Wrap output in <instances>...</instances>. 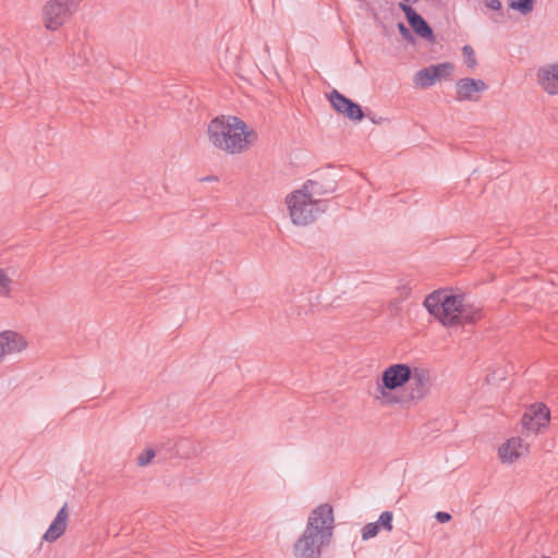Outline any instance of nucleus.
I'll return each instance as SVG.
<instances>
[{
    "label": "nucleus",
    "instance_id": "obj_1",
    "mask_svg": "<svg viewBox=\"0 0 558 558\" xmlns=\"http://www.w3.org/2000/svg\"><path fill=\"white\" fill-rule=\"evenodd\" d=\"M335 530L333 510L329 504H322L308 515L302 535L293 545L295 558H320L323 549L329 546Z\"/></svg>",
    "mask_w": 558,
    "mask_h": 558
},
{
    "label": "nucleus",
    "instance_id": "obj_2",
    "mask_svg": "<svg viewBox=\"0 0 558 558\" xmlns=\"http://www.w3.org/2000/svg\"><path fill=\"white\" fill-rule=\"evenodd\" d=\"M210 143L228 154H241L257 141V133L234 116L215 118L208 125Z\"/></svg>",
    "mask_w": 558,
    "mask_h": 558
},
{
    "label": "nucleus",
    "instance_id": "obj_3",
    "mask_svg": "<svg viewBox=\"0 0 558 558\" xmlns=\"http://www.w3.org/2000/svg\"><path fill=\"white\" fill-rule=\"evenodd\" d=\"M424 306L447 327L473 324L482 317L481 308L466 303L464 295L448 294L445 291L430 293L425 299Z\"/></svg>",
    "mask_w": 558,
    "mask_h": 558
},
{
    "label": "nucleus",
    "instance_id": "obj_4",
    "mask_svg": "<svg viewBox=\"0 0 558 558\" xmlns=\"http://www.w3.org/2000/svg\"><path fill=\"white\" fill-rule=\"evenodd\" d=\"M286 205L293 225L305 227L313 223L326 210V203L311 198L310 194L295 190L286 196Z\"/></svg>",
    "mask_w": 558,
    "mask_h": 558
},
{
    "label": "nucleus",
    "instance_id": "obj_5",
    "mask_svg": "<svg viewBox=\"0 0 558 558\" xmlns=\"http://www.w3.org/2000/svg\"><path fill=\"white\" fill-rule=\"evenodd\" d=\"M413 377L412 368L408 364L398 363L388 366L381 374V379L377 381L378 400L383 403L393 404L398 399L391 395V391L402 387Z\"/></svg>",
    "mask_w": 558,
    "mask_h": 558
},
{
    "label": "nucleus",
    "instance_id": "obj_6",
    "mask_svg": "<svg viewBox=\"0 0 558 558\" xmlns=\"http://www.w3.org/2000/svg\"><path fill=\"white\" fill-rule=\"evenodd\" d=\"M73 13V10L59 2V0H49L43 9L44 25L48 31H58L70 20Z\"/></svg>",
    "mask_w": 558,
    "mask_h": 558
},
{
    "label": "nucleus",
    "instance_id": "obj_7",
    "mask_svg": "<svg viewBox=\"0 0 558 558\" xmlns=\"http://www.w3.org/2000/svg\"><path fill=\"white\" fill-rule=\"evenodd\" d=\"M328 99L333 110L345 118L352 121H361L364 118V112L361 106L339 93L337 89L329 93Z\"/></svg>",
    "mask_w": 558,
    "mask_h": 558
},
{
    "label": "nucleus",
    "instance_id": "obj_8",
    "mask_svg": "<svg viewBox=\"0 0 558 558\" xmlns=\"http://www.w3.org/2000/svg\"><path fill=\"white\" fill-rule=\"evenodd\" d=\"M413 377L409 380V399L413 401L422 400L427 396L430 389V372L424 367H414Z\"/></svg>",
    "mask_w": 558,
    "mask_h": 558
},
{
    "label": "nucleus",
    "instance_id": "obj_9",
    "mask_svg": "<svg viewBox=\"0 0 558 558\" xmlns=\"http://www.w3.org/2000/svg\"><path fill=\"white\" fill-rule=\"evenodd\" d=\"M27 348L25 338L16 331H0V364L8 355L21 353Z\"/></svg>",
    "mask_w": 558,
    "mask_h": 558
},
{
    "label": "nucleus",
    "instance_id": "obj_10",
    "mask_svg": "<svg viewBox=\"0 0 558 558\" xmlns=\"http://www.w3.org/2000/svg\"><path fill=\"white\" fill-rule=\"evenodd\" d=\"M488 88L483 80L460 78L456 83L457 100L459 101H477L480 94Z\"/></svg>",
    "mask_w": 558,
    "mask_h": 558
},
{
    "label": "nucleus",
    "instance_id": "obj_11",
    "mask_svg": "<svg viewBox=\"0 0 558 558\" xmlns=\"http://www.w3.org/2000/svg\"><path fill=\"white\" fill-rule=\"evenodd\" d=\"M536 81L549 95H558V62L537 70Z\"/></svg>",
    "mask_w": 558,
    "mask_h": 558
},
{
    "label": "nucleus",
    "instance_id": "obj_12",
    "mask_svg": "<svg viewBox=\"0 0 558 558\" xmlns=\"http://www.w3.org/2000/svg\"><path fill=\"white\" fill-rule=\"evenodd\" d=\"M69 519V510L68 505L64 504L63 507L58 511L56 518L49 525L48 530L43 536V539L49 543H53L59 539L65 532Z\"/></svg>",
    "mask_w": 558,
    "mask_h": 558
},
{
    "label": "nucleus",
    "instance_id": "obj_13",
    "mask_svg": "<svg viewBox=\"0 0 558 558\" xmlns=\"http://www.w3.org/2000/svg\"><path fill=\"white\" fill-rule=\"evenodd\" d=\"M527 452V445L519 437L509 439L499 448V457L502 462L512 463Z\"/></svg>",
    "mask_w": 558,
    "mask_h": 558
},
{
    "label": "nucleus",
    "instance_id": "obj_14",
    "mask_svg": "<svg viewBox=\"0 0 558 558\" xmlns=\"http://www.w3.org/2000/svg\"><path fill=\"white\" fill-rule=\"evenodd\" d=\"M335 189V181H331L327 185H325L323 180H308L299 190L303 191V193L305 194H310L311 198H317L319 196L333 192Z\"/></svg>",
    "mask_w": 558,
    "mask_h": 558
},
{
    "label": "nucleus",
    "instance_id": "obj_15",
    "mask_svg": "<svg viewBox=\"0 0 558 558\" xmlns=\"http://www.w3.org/2000/svg\"><path fill=\"white\" fill-rule=\"evenodd\" d=\"M408 23L417 36L428 41L435 40L432 27L418 13L409 20Z\"/></svg>",
    "mask_w": 558,
    "mask_h": 558
},
{
    "label": "nucleus",
    "instance_id": "obj_16",
    "mask_svg": "<svg viewBox=\"0 0 558 558\" xmlns=\"http://www.w3.org/2000/svg\"><path fill=\"white\" fill-rule=\"evenodd\" d=\"M438 68H424L420 71H417L414 75V83L415 85L422 87V88H427L432 85L435 84V80H434V76H436V72L435 70H437Z\"/></svg>",
    "mask_w": 558,
    "mask_h": 558
},
{
    "label": "nucleus",
    "instance_id": "obj_17",
    "mask_svg": "<svg viewBox=\"0 0 558 558\" xmlns=\"http://www.w3.org/2000/svg\"><path fill=\"white\" fill-rule=\"evenodd\" d=\"M536 421V425L545 427L550 417L548 408L545 404L532 405L526 410Z\"/></svg>",
    "mask_w": 558,
    "mask_h": 558
},
{
    "label": "nucleus",
    "instance_id": "obj_18",
    "mask_svg": "<svg viewBox=\"0 0 558 558\" xmlns=\"http://www.w3.org/2000/svg\"><path fill=\"white\" fill-rule=\"evenodd\" d=\"M535 2L536 0H509L508 5L511 10L525 16L533 11Z\"/></svg>",
    "mask_w": 558,
    "mask_h": 558
},
{
    "label": "nucleus",
    "instance_id": "obj_19",
    "mask_svg": "<svg viewBox=\"0 0 558 558\" xmlns=\"http://www.w3.org/2000/svg\"><path fill=\"white\" fill-rule=\"evenodd\" d=\"M521 423H522L523 432H525L527 434H530V433L536 434L542 428L541 426L536 425L535 418L527 411H525V413L523 414Z\"/></svg>",
    "mask_w": 558,
    "mask_h": 558
},
{
    "label": "nucleus",
    "instance_id": "obj_20",
    "mask_svg": "<svg viewBox=\"0 0 558 558\" xmlns=\"http://www.w3.org/2000/svg\"><path fill=\"white\" fill-rule=\"evenodd\" d=\"M430 68H438L437 70H435L437 74L436 76H434L435 82L441 78H447L453 70V65L449 62L434 64L430 65Z\"/></svg>",
    "mask_w": 558,
    "mask_h": 558
},
{
    "label": "nucleus",
    "instance_id": "obj_21",
    "mask_svg": "<svg viewBox=\"0 0 558 558\" xmlns=\"http://www.w3.org/2000/svg\"><path fill=\"white\" fill-rule=\"evenodd\" d=\"M379 525L376 522H369L365 524L362 529V539L367 541L369 538L375 537L379 532Z\"/></svg>",
    "mask_w": 558,
    "mask_h": 558
},
{
    "label": "nucleus",
    "instance_id": "obj_22",
    "mask_svg": "<svg viewBox=\"0 0 558 558\" xmlns=\"http://www.w3.org/2000/svg\"><path fill=\"white\" fill-rule=\"evenodd\" d=\"M12 280L9 278L7 272L0 268V295L9 296L11 292V284Z\"/></svg>",
    "mask_w": 558,
    "mask_h": 558
},
{
    "label": "nucleus",
    "instance_id": "obj_23",
    "mask_svg": "<svg viewBox=\"0 0 558 558\" xmlns=\"http://www.w3.org/2000/svg\"><path fill=\"white\" fill-rule=\"evenodd\" d=\"M392 519L393 513L391 511H384L376 523H378L379 527L390 532L392 530Z\"/></svg>",
    "mask_w": 558,
    "mask_h": 558
},
{
    "label": "nucleus",
    "instance_id": "obj_24",
    "mask_svg": "<svg viewBox=\"0 0 558 558\" xmlns=\"http://www.w3.org/2000/svg\"><path fill=\"white\" fill-rule=\"evenodd\" d=\"M462 52H463L466 65L469 68L473 69L476 65V59H475V53H474L473 48L469 45H465L462 48Z\"/></svg>",
    "mask_w": 558,
    "mask_h": 558
},
{
    "label": "nucleus",
    "instance_id": "obj_25",
    "mask_svg": "<svg viewBox=\"0 0 558 558\" xmlns=\"http://www.w3.org/2000/svg\"><path fill=\"white\" fill-rule=\"evenodd\" d=\"M156 452L154 449L148 448L144 450L138 457H137V464L141 466H145L150 463V461L155 458Z\"/></svg>",
    "mask_w": 558,
    "mask_h": 558
},
{
    "label": "nucleus",
    "instance_id": "obj_26",
    "mask_svg": "<svg viewBox=\"0 0 558 558\" xmlns=\"http://www.w3.org/2000/svg\"><path fill=\"white\" fill-rule=\"evenodd\" d=\"M483 3L487 9L499 12L502 16V4L500 0H483Z\"/></svg>",
    "mask_w": 558,
    "mask_h": 558
},
{
    "label": "nucleus",
    "instance_id": "obj_27",
    "mask_svg": "<svg viewBox=\"0 0 558 558\" xmlns=\"http://www.w3.org/2000/svg\"><path fill=\"white\" fill-rule=\"evenodd\" d=\"M399 7L402 10V12L405 14V17L408 21L417 14V12L411 5H409L404 2H400Z\"/></svg>",
    "mask_w": 558,
    "mask_h": 558
},
{
    "label": "nucleus",
    "instance_id": "obj_28",
    "mask_svg": "<svg viewBox=\"0 0 558 558\" xmlns=\"http://www.w3.org/2000/svg\"><path fill=\"white\" fill-rule=\"evenodd\" d=\"M399 7L402 10V12L405 14V17L408 21L417 14V12L411 5H409L404 2H400Z\"/></svg>",
    "mask_w": 558,
    "mask_h": 558
},
{
    "label": "nucleus",
    "instance_id": "obj_29",
    "mask_svg": "<svg viewBox=\"0 0 558 558\" xmlns=\"http://www.w3.org/2000/svg\"><path fill=\"white\" fill-rule=\"evenodd\" d=\"M398 31L405 40L413 41L411 32L402 22L398 23Z\"/></svg>",
    "mask_w": 558,
    "mask_h": 558
},
{
    "label": "nucleus",
    "instance_id": "obj_30",
    "mask_svg": "<svg viewBox=\"0 0 558 558\" xmlns=\"http://www.w3.org/2000/svg\"><path fill=\"white\" fill-rule=\"evenodd\" d=\"M435 518L437 519V521H439L440 523H447L451 520V515L450 513L448 512H442V511H438L436 514H435Z\"/></svg>",
    "mask_w": 558,
    "mask_h": 558
},
{
    "label": "nucleus",
    "instance_id": "obj_31",
    "mask_svg": "<svg viewBox=\"0 0 558 558\" xmlns=\"http://www.w3.org/2000/svg\"><path fill=\"white\" fill-rule=\"evenodd\" d=\"M82 0H59V2L63 3V4H66L68 8H70L71 10H73L75 12V10L77 9L78 4L81 3Z\"/></svg>",
    "mask_w": 558,
    "mask_h": 558
},
{
    "label": "nucleus",
    "instance_id": "obj_32",
    "mask_svg": "<svg viewBox=\"0 0 558 558\" xmlns=\"http://www.w3.org/2000/svg\"><path fill=\"white\" fill-rule=\"evenodd\" d=\"M367 117H368V118H369V120H371L373 123H375V124H379V123H381V122H383V120H384L381 117L377 118L375 114H371V113H368V114H367Z\"/></svg>",
    "mask_w": 558,
    "mask_h": 558
},
{
    "label": "nucleus",
    "instance_id": "obj_33",
    "mask_svg": "<svg viewBox=\"0 0 558 558\" xmlns=\"http://www.w3.org/2000/svg\"><path fill=\"white\" fill-rule=\"evenodd\" d=\"M400 291H401V295L408 296L411 292V288H409L408 286H402L400 288Z\"/></svg>",
    "mask_w": 558,
    "mask_h": 558
}]
</instances>
